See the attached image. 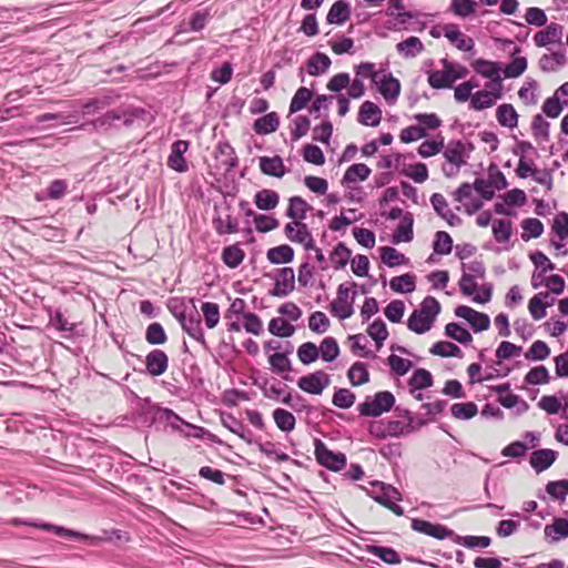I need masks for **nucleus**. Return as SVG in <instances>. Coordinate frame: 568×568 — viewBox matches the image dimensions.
Returning a JSON list of instances; mask_svg holds the SVG:
<instances>
[{
  "instance_id": "f257e3e1",
  "label": "nucleus",
  "mask_w": 568,
  "mask_h": 568,
  "mask_svg": "<svg viewBox=\"0 0 568 568\" xmlns=\"http://www.w3.org/2000/svg\"><path fill=\"white\" fill-rule=\"evenodd\" d=\"M439 312V302L433 296H426L408 317L407 327L416 334H424L432 328Z\"/></svg>"
},
{
  "instance_id": "f03ea898",
  "label": "nucleus",
  "mask_w": 568,
  "mask_h": 568,
  "mask_svg": "<svg viewBox=\"0 0 568 568\" xmlns=\"http://www.w3.org/2000/svg\"><path fill=\"white\" fill-rule=\"evenodd\" d=\"M367 494L375 501L388 508L397 516L404 515V509L396 503L402 500L400 491L389 484L383 481H373L371 488L367 489Z\"/></svg>"
},
{
  "instance_id": "7ed1b4c3",
  "label": "nucleus",
  "mask_w": 568,
  "mask_h": 568,
  "mask_svg": "<svg viewBox=\"0 0 568 568\" xmlns=\"http://www.w3.org/2000/svg\"><path fill=\"white\" fill-rule=\"evenodd\" d=\"M395 404L394 395L388 390L377 392L374 396H367L363 403L357 406L362 416L378 417L389 412Z\"/></svg>"
},
{
  "instance_id": "20e7f679",
  "label": "nucleus",
  "mask_w": 568,
  "mask_h": 568,
  "mask_svg": "<svg viewBox=\"0 0 568 568\" xmlns=\"http://www.w3.org/2000/svg\"><path fill=\"white\" fill-rule=\"evenodd\" d=\"M326 88L331 92L339 93L342 90L346 89V94L353 99H359L365 94V85L361 79H353L346 72H339L333 75Z\"/></svg>"
},
{
  "instance_id": "39448f33",
  "label": "nucleus",
  "mask_w": 568,
  "mask_h": 568,
  "mask_svg": "<svg viewBox=\"0 0 568 568\" xmlns=\"http://www.w3.org/2000/svg\"><path fill=\"white\" fill-rule=\"evenodd\" d=\"M212 155V166L217 174L226 175L237 165V156L232 144H216Z\"/></svg>"
},
{
  "instance_id": "423d86ee",
  "label": "nucleus",
  "mask_w": 568,
  "mask_h": 568,
  "mask_svg": "<svg viewBox=\"0 0 568 568\" xmlns=\"http://www.w3.org/2000/svg\"><path fill=\"white\" fill-rule=\"evenodd\" d=\"M476 280L463 274L459 281V290L465 296H473L474 302L486 304L491 300L493 286L491 284L478 286Z\"/></svg>"
},
{
  "instance_id": "0eeeda50",
  "label": "nucleus",
  "mask_w": 568,
  "mask_h": 568,
  "mask_svg": "<svg viewBox=\"0 0 568 568\" xmlns=\"http://www.w3.org/2000/svg\"><path fill=\"white\" fill-rule=\"evenodd\" d=\"M11 524L13 526L28 525V526L40 528L42 530L53 531L54 534H57L59 536L77 538V539H81V540H88V541H90L91 545H94V546L99 545L103 540V538H101V537L89 536V535H85V534H82V532H79L75 530H71V529L64 528L62 526H55L52 524H33V523L22 521L18 518L12 519Z\"/></svg>"
},
{
  "instance_id": "6e6552de",
  "label": "nucleus",
  "mask_w": 568,
  "mask_h": 568,
  "mask_svg": "<svg viewBox=\"0 0 568 568\" xmlns=\"http://www.w3.org/2000/svg\"><path fill=\"white\" fill-rule=\"evenodd\" d=\"M315 456L317 462L333 470L338 471L346 465V456L343 453H334L320 439L315 440Z\"/></svg>"
},
{
  "instance_id": "1a4fd4ad",
  "label": "nucleus",
  "mask_w": 568,
  "mask_h": 568,
  "mask_svg": "<svg viewBox=\"0 0 568 568\" xmlns=\"http://www.w3.org/2000/svg\"><path fill=\"white\" fill-rule=\"evenodd\" d=\"M229 203L224 202L222 206L215 205V215L213 217V225L217 234H232L239 231L237 219L230 213Z\"/></svg>"
},
{
  "instance_id": "9d476101",
  "label": "nucleus",
  "mask_w": 568,
  "mask_h": 568,
  "mask_svg": "<svg viewBox=\"0 0 568 568\" xmlns=\"http://www.w3.org/2000/svg\"><path fill=\"white\" fill-rule=\"evenodd\" d=\"M329 383V375L320 369L298 378L297 386L307 394L321 395Z\"/></svg>"
},
{
  "instance_id": "9b49d317",
  "label": "nucleus",
  "mask_w": 568,
  "mask_h": 568,
  "mask_svg": "<svg viewBox=\"0 0 568 568\" xmlns=\"http://www.w3.org/2000/svg\"><path fill=\"white\" fill-rule=\"evenodd\" d=\"M106 120H121L123 119V124L125 126L136 125L139 128L144 126L149 119L150 114L149 112L142 110V109H126L121 112L119 111H111L105 114Z\"/></svg>"
},
{
  "instance_id": "f8f14e48",
  "label": "nucleus",
  "mask_w": 568,
  "mask_h": 568,
  "mask_svg": "<svg viewBox=\"0 0 568 568\" xmlns=\"http://www.w3.org/2000/svg\"><path fill=\"white\" fill-rule=\"evenodd\" d=\"M455 315L466 320L475 332L486 331L490 326V320L487 314L477 312L466 305L457 306L455 308Z\"/></svg>"
},
{
  "instance_id": "ddd939ff",
  "label": "nucleus",
  "mask_w": 568,
  "mask_h": 568,
  "mask_svg": "<svg viewBox=\"0 0 568 568\" xmlns=\"http://www.w3.org/2000/svg\"><path fill=\"white\" fill-rule=\"evenodd\" d=\"M295 288V273L292 267H283L277 272L274 287L270 291L272 296L285 297Z\"/></svg>"
},
{
  "instance_id": "4468645a",
  "label": "nucleus",
  "mask_w": 568,
  "mask_h": 568,
  "mask_svg": "<svg viewBox=\"0 0 568 568\" xmlns=\"http://www.w3.org/2000/svg\"><path fill=\"white\" fill-rule=\"evenodd\" d=\"M353 302L354 296L349 300V288L341 284L337 288V297L331 304V312L341 320L348 318L353 314Z\"/></svg>"
},
{
  "instance_id": "2eb2a0df",
  "label": "nucleus",
  "mask_w": 568,
  "mask_h": 568,
  "mask_svg": "<svg viewBox=\"0 0 568 568\" xmlns=\"http://www.w3.org/2000/svg\"><path fill=\"white\" fill-rule=\"evenodd\" d=\"M473 150L474 144H449L444 151V156L457 171L467 163V159Z\"/></svg>"
},
{
  "instance_id": "dca6fc26",
  "label": "nucleus",
  "mask_w": 568,
  "mask_h": 568,
  "mask_svg": "<svg viewBox=\"0 0 568 568\" xmlns=\"http://www.w3.org/2000/svg\"><path fill=\"white\" fill-rule=\"evenodd\" d=\"M564 33V27L551 22L546 29L536 32L534 42L537 47H547L549 44L560 43Z\"/></svg>"
},
{
  "instance_id": "f3484780",
  "label": "nucleus",
  "mask_w": 568,
  "mask_h": 568,
  "mask_svg": "<svg viewBox=\"0 0 568 568\" xmlns=\"http://www.w3.org/2000/svg\"><path fill=\"white\" fill-rule=\"evenodd\" d=\"M412 529L417 532L425 534L427 536H432L439 540H443L453 534L452 530L447 529L443 525L432 524L430 521L417 519V518L412 520Z\"/></svg>"
},
{
  "instance_id": "a211bd4d",
  "label": "nucleus",
  "mask_w": 568,
  "mask_h": 568,
  "mask_svg": "<svg viewBox=\"0 0 568 568\" xmlns=\"http://www.w3.org/2000/svg\"><path fill=\"white\" fill-rule=\"evenodd\" d=\"M443 70H430L427 72V81L428 84L433 89H448L454 84V80L452 78V71L447 67V59H443L442 61Z\"/></svg>"
},
{
  "instance_id": "6ab92c4d",
  "label": "nucleus",
  "mask_w": 568,
  "mask_h": 568,
  "mask_svg": "<svg viewBox=\"0 0 568 568\" xmlns=\"http://www.w3.org/2000/svg\"><path fill=\"white\" fill-rule=\"evenodd\" d=\"M169 366V357L161 349H152L145 357V367L151 376H160Z\"/></svg>"
},
{
  "instance_id": "aec40b11",
  "label": "nucleus",
  "mask_w": 568,
  "mask_h": 568,
  "mask_svg": "<svg viewBox=\"0 0 568 568\" xmlns=\"http://www.w3.org/2000/svg\"><path fill=\"white\" fill-rule=\"evenodd\" d=\"M444 36L455 44L458 50L474 52L475 42L470 37L464 34L456 24L445 27Z\"/></svg>"
},
{
  "instance_id": "412c9836",
  "label": "nucleus",
  "mask_w": 568,
  "mask_h": 568,
  "mask_svg": "<svg viewBox=\"0 0 568 568\" xmlns=\"http://www.w3.org/2000/svg\"><path fill=\"white\" fill-rule=\"evenodd\" d=\"M179 317L183 331L186 332L193 339L200 342L202 345H205V337L199 314L195 312L194 314L181 315Z\"/></svg>"
},
{
  "instance_id": "4be33fe9",
  "label": "nucleus",
  "mask_w": 568,
  "mask_h": 568,
  "mask_svg": "<svg viewBox=\"0 0 568 568\" xmlns=\"http://www.w3.org/2000/svg\"><path fill=\"white\" fill-rule=\"evenodd\" d=\"M382 120L381 108L372 101H365L359 106L357 121L366 126H376Z\"/></svg>"
},
{
  "instance_id": "5701e85b",
  "label": "nucleus",
  "mask_w": 568,
  "mask_h": 568,
  "mask_svg": "<svg viewBox=\"0 0 568 568\" xmlns=\"http://www.w3.org/2000/svg\"><path fill=\"white\" fill-rule=\"evenodd\" d=\"M556 459V450L542 448L531 453L529 463L530 466L536 470V473L539 474L549 468L555 463Z\"/></svg>"
},
{
  "instance_id": "b1692460",
  "label": "nucleus",
  "mask_w": 568,
  "mask_h": 568,
  "mask_svg": "<svg viewBox=\"0 0 568 568\" xmlns=\"http://www.w3.org/2000/svg\"><path fill=\"white\" fill-rule=\"evenodd\" d=\"M404 417L407 419V423H403L400 420H388L387 427H386V434L378 433L374 430V427L371 428V433L373 435H376L378 437H384L386 435L399 437L404 434H407L408 432L413 430V417L408 410L404 412Z\"/></svg>"
},
{
  "instance_id": "393cba45",
  "label": "nucleus",
  "mask_w": 568,
  "mask_h": 568,
  "mask_svg": "<svg viewBox=\"0 0 568 568\" xmlns=\"http://www.w3.org/2000/svg\"><path fill=\"white\" fill-rule=\"evenodd\" d=\"M189 144H172V151L168 158V166L176 172H186L189 170L185 153Z\"/></svg>"
},
{
  "instance_id": "a878e982",
  "label": "nucleus",
  "mask_w": 568,
  "mask_h": 568,
  "mask_svg": "<svg viewBox=\"0 0 568 568\" xmlns=\"http://www.w3.org/2000/svg\"><path fill=\"white\" fill-rule=\"evenodd\" d=\"M260 170L270 176L282 178L286 173L283 160L278 155L261 156L258 159Z\"/></svg>"
},
{
  "instance_id": "bb28decb",
  "label": "nucleus",
  "mask_w": 568,
  "mask_h": 568,
  "mask_svg": "<svg viewBox=\"0 0 568 568\" xmlns=\"http://www.w3.org/2000/svg\"><path fill=\"white\" fill-rule=\"evenodd\" d=\"M222 425L233 434L237 435L241 439L247 444L253 443L252 432L245 427V425L231 414L222 415Z\"/></svg>"
},
{
  "instance_id": "cd10ccee",
  "label": "nucleus",
  "mask_w": 568,
  "mask_h": 568,
  "mask_svg": "<svg viewBox=\"0 0 568 568\" xmlns=\"http://www.w3.org/2000/svg\"><path fill=\"white\" fill-rule=\"evenodd\" d=\"M544 298H549L548 292H540L529 301L528 310L535 321L544 318L546 316V308L555 302V298H550V302H545Z\"/></svg>"
},
{
  "instance_id": "c85d7f7f",
  "label": "nucleus",
  "mask_w": 568,
  "mask_h": 568,
  "mask_svg": "<svg viewBox=\"0 0 568 568\" xmlns=\"http://www.w3.org/2000/svg\"><path fill=\"white\" fill-rule=\"evenodd\" d=\"M413 215L409 212H406L403 216L402 222L398 224L394 234L392 235V242L394 244H399L402 242H410L413 240Z\"/></svg>"
},
{
  "instance_id": "c756f323",
  "label": "nucleus",
  "mask_w": 568,
  "mask_h": 568,
  "mask_svg": "<svg viewBox=\"0 0 568 568\" xmlns=\"http://www.w3.org/2000/svg\"><path fill=\"white\" fill-rule=\"evenodd\" d=\"M545 537L549 542H557L568 537V519L555 518L551 525H546Z\"/></svg>"
},
{
  "instance_id": "7c9ffc66",
  "label": "nucleus",
  "mask_w": 568,
  "mask_h": 568,
  "mask_svg": "<svg viewBox=\"0 0 568 568\" xmlns=\"http://www.w3.org/2000/svg\"><path fill=\"white\" fill-rule=\"evenodd\" d=\"M331 64L332 61L327 54L317 52L307 60L306 70L310 75L317 77L325 73Z\"/></svg>"
},
{
  "instance_id": "2f4dec72",
  "label": "nucleus",
  "mask_w": 568,
  "mask_h": 568,
  "mask_svg": "<svg viewBox=\"0 0 568 568\" xmlns=\"http://www.w3.org/2000/svg\"><path fill=\"white\" fill-rule=\"evenodd\" d=\"M280 126V116L276 112H270L258 119H256L253 123V130L257 134H268L275 132Z\"/></svg>"
},
{
  "instance_id": "473e14b6",
  "label": "nucleus",
  "mask_w": 568,
  "mask_h": 568,
  "mask_svg": "<svg viewBox=\"0 0 568 568\" xmlns=\"http://www.w3.org/2000/svg\"><path fill=\"white\" fill-rule=\"evenodd\" d=\"M351 17V9L347 2L338 0L334 2L326 16V20L331 24H343Z\"/></svg>"
},
{
  "instance_id": "72a5a7b5",
  "label": "nucleus",
  "mask_w": 568,
  "mask_h": 568,
  "mask_svg": "<svg viewBox=\"0 0 568 568\" xmlns=\"http://www.w3.org/2000/svg\"><path fill=\"white\" fill-rule=\"evenodd\" d=\"M379 92L387 101H395L400 93V82L398 79L394 78L392 74L384 77V79L379 80Z\"/></svg>"
},
{
  "instance_id": "f704fd0d",
  "label": "nucleus",
  "mask_w": 568,
  "mask_h": 568,
  "mask_svg": "<svg viewBox=\"0 0 568 568\" xmlns=\"http://www.w3.org/2000/svg\"><path fill=\"white\" fill-rule=\"evenodd\" d=\"M433 376L429 371L425 368H417L408 381L409 390L412 394L415 392L433 386Z\"/></svg>"
},
{
  "instance_id": "c9c22d12",
  "label": "nucleus",
  "mask_w": 568,
  "mask_h": 568,
  "mask_svg": "<svg viewBox=\"0 0 568 568\" xmlns=\"http://www.w3.org/2000/svg\"><path fill=\"white\" fill-rule=\"evenodd\" d=\"M424 44L419 38L412 36L396 44V50L405 58H414L424 51Z\"/></svg>"
},
{
  "instance_id": "e433bc0d",
  "label": "nucleus",
  "mask_w": 568,
  "mask_h": 568,
  "mask_svg": "<svg viewBox=\"0 0 568 568\" xmlns=\"http://www.w3.org/2000/svg\"><path fill=\"white\" fill-rule=\"evenodd\" d=\"M266 256L272 264L290 263L294 258V250L290 245L283 244L270 248Z\"/></svg>"
},
{
  "instance_id": "4c0bfd02",
  "label": "nucleus",
  "mask_w": 568,
  "mask_h": 568,
  "mask_svg": "<svg viewBox=\"0 0 568 568\" xmlns=\"http://www.w3.org/2000/svg\"><path fill=\"white\" fill-rule=\"evenodd\" d=\"M520 52L519 47H515L511 55L514 57L511 62L506 65L504 69L505 78H518L527 69V59L525 57H516L517 53Z\"/></svg>"
},
{
  "instance_id": "58836bf2",
  "label": "nucleus",
  "mask_w": 568,
  "mask_h": 568,
  "mask_svg": "<svg viewBox=\"0 0 568 568\" xmlns=\"http://www.w3.org/2000/svg\"><path fill=\"white\" fill-rule=\"evenodd\" d=\"M273 419L277 428L284 433H291L296 425L295 416L284 409V408H276L273 410Z\"/></svg>"
},
{
  "instance_id": "ea45409f",
  "label": "nucleus",
  "mask_w": 568,
  "mask_h": 568,
  "mask_svg": "<svg viewBox=\"0 0 568 568\" xmlns=\"http://www.w3.org/2000/svg\"><path fill=\"white\" fill-rule=\"evenodd\" d=\"M471 68L476 73L487 79L498 78V75H500V67L494 61L476 59L471 62Z\"/></svg>"
},
{
  "instance_id": "a19ab883",
  "label": "nucleus",
  "mask_w": 568,
  "mask_h": 568,
  "mask_svg": "<svg viewBox=\"0 0 568 568\" xmlns=\"http://www.w3.org/2000/svg\"><path fill=\"white\" fill-rule=\"evenodd\" d=\"M310 205L301 196H292L290 199V205L286 211V216L295 221H301L306 217V213L310 210Z\"/></svg>"
},
{
  "instance_id": "79ce46f5",
  "label": "nucleus",
  "mask_w": 568,
  "mask_h": 568,
  "mask_svg": "<svg viewBox=\"0 0 568 568\" xmlns=\"http://www.w3.org/2000/svg\"><path fill=\"white\" fill-rule=\"evenodd\" d=\"M255 204L260 210L268 211L277 206L280 197L273 190H261L255 194Z\"/></svg>"
},
{
  "instance_id": "37998d69",
  "label": "nucleus",
  "mask_w": 568,
  "mask_h": 568,
  "mask_svg": "<svg viewBox=\"0 0 568 568\" xmlns=\"http://www.w3.org/2000/svg\"><path fill=\"white\" fill-rule=\"evenodd\" d=\"M496 118L503 126L514 128L517 125L518 114L511 104L499 105L496 110Z\"/></svg>"
},
{
  "instance_id": "c03bdc74",
  "label": "nucleus",
  "mask_w": 568,
  "mask_h": 568,
  "mask_svg": "<svg viewBox=\"0 0 568 568\" xmlns=\"http://www.w3.org/2000/svg\"><path fill=\"white\" fill-rule=\"evenodd\" d=\"M390 288L396 293H412L416 288L415 275L406 273L390 280Z\"/></svg>"
},
{
  "instance_id": "a18cd8bd",
  "label": "nucleus",
  "mask_w": 568,
  "mask_h": 568,
  "mask_svg": "<svg viewBox=\"0 0 568 568\" xmlns=\"http://www.w3.org/2000/svg\"><path fill=\"white\" fill-rule=\"evenodd\" d=\"M371 172V169L366 164H353L346 170L343 176V183H356L365 181L369 176Z\"/></svg>"
},
{
  "instance_id": "49530a36",
  "label": "nucleus",
  "mask_w": 568,
  "mask_h": 568,
  "mask_svg": "<svg viewBox=\"0 0 568 568\" xmlns=\"http://www.w3.org/2000/svg\"><path fill=\"white\" fill-rule=\"evenodd\" d=\"M381 260L388 267H395L407 263L406 256L392 246H383L379 248Z\"/></svg>"
},
{
  "instance_id": "de8ad7c7",
  "label": "nucleus",
  "mask_w": 568,
  "mask_h": 568,
  "mask_svg": "<svg viewBox=\"0 0 568 568\" xmlns=\"http://www.w3.org/2000/svg\"><path fill=\"white\" fill-rule=\"evenodd\" d=\"M314 92L305 87L297 89L290 103V113H295L303 110L307 103L313 99Z\"/></svg>"
},
{
  "instance_id": "09e8293b",
  "label": "nucleus",
  "mask_w": 568,
  "mask_h": 568,
  "mask_svg": "<svg viewBox=\"0 0 568 568\" xmlns=\"http://www.w3.org/2000/svg\"><path fill=\"white\" fill-rule=\"evenodd\" d=\"M429 352L440 357H463L462 349L456 344L446 341L435 343Z\"/></svg>"
},
{
  "instance_id": "8fccbe9b",
  "label": "nucleus",
  "mask_w": 568,
  "mask_h": 568,
  "mask_svg": "<svg viewBox=\"0 0 568 568\" xmlns=\"http://www.w3.org/2000/svg\"><path fill=\"white\" fill-rule=\"evenodd\" d=\"M244 257L245 253L237 244L226 246L222 252L223 262L231 268L237 267Z\"/></svg>"
},
{
  "instance_id": "3c124183",
  "label": "nucleus",
  "mask_w": 568,
  "mask_h": 568,
  "mask_svg": "<svg viewBox=\"0 0 568 568\" xmlns=\"http://www.w3.org/2000/svg\"><path fill=\"white\" fill-rule=\"evenodd\" d=\"M347 376L353 386H361L369 381V373L366 364L361 362H356L351 366Z\"/></svg>"
},
{
  "instance_id": "603ef678",
  "label": "nucleus",
  "mask_w": 568,
  "mask_h": 568,
  "mask_svg": "<svg viewBox=\"0 0 568 568\" xmlns=\"http://www.w3.org/2000/svg\"><path fill=\"white\" fill-rule=\"evenodd\" d=\"M268 332L277 337H290L294 334L295 327L286 320L275 317L268 323Z\"/></svg>"
},
{
  "instance_id": "864d4df0",
  "label": "nucleus",
  "mask_w": 568,
  "mask_h": 568,
  "mask_svg": "<svg viewBox=\"0 0 568 568\" xmlns=\"http://www.w3.org/2000/svg\"><path fill=\"white\" fill-rule=\"evenodd\" d=\"M352 255V251L346 245L339 242L329 255V260L335 270L344 268Z\"/></svg>"
},
{
  "instance_id": "5fc2aeb1",
  "label": "nucleus",
  "mask_w": 568,
  "mask_h": 568,
  "mask_svg": "<svg viewBox=\"0 0 568 568\" xmlns=\"http://www.w3.org/2000/svg\"><path fill=\"white\" fill-rule=\"evenodd\" d=\"M476 7L475 0H452L449 10L459 18H467L475 13Z\"/></svg>"
},
{
  "instance_id": "6e6d98bb",
  "label": "nucleus",
  "mask_w": 568,
  "mask_h": 568,
  "mask_svg": "<svg viewBox=\"0 0 568 568\" xmlns=\"http://www.w3.org/2000/svg\"><path fill=\"white\" fill-rule=\"evenodd\" d=\"M367 334L375 341L376 348L379 349L388 336V331L384 321L377 318L368 326Z\"/></svg>"
},
{
  "instance_id": "4d7b16f0",
  "label": "nucleus",
  "mask_w": 568,
  "mask_h": 568,
  "mask_svg": "<svg viewBox=\"0 0 568 568\" xmlns=\"http://www.w3.org/2000/svg\"><path fill=\"white\" fill-rule=\"evenodd\" d=\"M513 233V224L509 220H496L493 222V234L498 243L509 241Z\"/></svg>"
},
{
  "instance_id": "13d9d810",
  "label": "nucleus",
  "mask_w": 568,
  "mask_h": 568,
  "mask_svg": "<svg viewBox=\"0 0 568 568\" xmlns=\"http://www.w3.org/2000/svg\"><path fill=\"white\" fill-rule=\"evenodd\" d=\"M452 415L457 419H470L478 413L477 405L473 402L455 403L450 407Z\"/></svg>"
},
{
  "instance_id": "bf43d9fd",
  "label": "nucleus",
  "mask_w": 568,
  "mask_h": 568,
  "mask_svg": "<svg viewBox=\"0 0 568 568\" xmlns=\"http://www.w3.org/2000/svg\"><path fill=\"white\" fill-rule=\"evenodd\" d=\"M317 348L322 359L325 362L334 361L339 354V347L334 337H325Z\"/></svg>"
},
{
  "instance_id": "052dcab7",
  "label": "nucleus",
  "mask_w": 568,
  "mask_h": 568,
  "mask_svg": "<svg viewBox=\"0 0 568 568\" xmlns=\"http://www.w3.org/2000/svg\"><path fill=\"white\" fill-rule=\"evenodd\" d=\"M201 311L207 328H214L220 322V307L216 303L204 302Z\"/></svg>"
},
{
  "instance_id": "680f3d73",
  "label": "nucleus",
  "mask_w": 568,
  "mask_h": 568,
  "mask_svg": "<svg viewBox=\"0 0 568 568\" xmlns=\"http://www.w3.org/2000/svg\"><path fill=\"white\" fill-rule=\"evenodd\" d=\"M521 227L524 230L521 237L525 241L539 237L544 232V225L538 219L524 220Z\"/></svg>"
},
{
  "instance_id": "e2e57ef3",
  "label": "nucleus",
  "mask_w": 568,
  "mask_h": 568,
  "mask_svg": "<svg viewBox=\"0 0 568 568\" xmlns=\"http://www.w3.org/2000/svg\"><path fill=\"white\" fill-rule=\"evenodd\" d=\"M434 252L440 255H447L452 252L453 240L447 232L438 231L435 234V241L433 243Z\"/></svg>"
},
{
  "instance_id": "0e129e2a",
  "label": "nucleus",
  "mask_w": 568,
  "mask_h": 568,
  "mask_svg": "<svg viewBox=\"0 0 568 568\" xmlns=\"http://www.w3.org/2000/svg\"><path fill=\"white\" fill-rule=\"evenodd\" d=\"M445 334L448 337H450L462 344H467L473 341L470 333L457 323H448L445 326Z\"/></svg>"
},
{
  "instance_id": "69168bd1",
  "label": "nucleus",
  "mask_w": 568,
  "mask_h": 568,
  "mask_svg": "<svg viewBox=\"0 0 568 568\" xmlns=\"http://www.w3.org/2000/svg\"><path fill=\"white\" fill-rule=\"evenodd\" d=\"M320 356L317 346L312 342H306L297 348V357L304 364L308 365L315 362Z\"/></svg>"
},
{
  "instance_id": "338daca9",
  "label": "nucleus",
  "mask_w": 568,
  "mask_h": 568,
  "mask_svg": "<svg viewBox=\"0 0 568 568\" xmlns=\"http://www.w3.org/2000/svg\"><path fill=\"white\" fill-rule=\"evenodd\" d=\"M356 396L353 392L347 388L337 389L332 398L333 405L338 408L347 409L355 403Z\"/></svg>"
},
{
  "instance_id": "774afa93",
  "label": "nucleus",
  "mask_w": 568,
  "mask_h": 568,
  "mask_svg": "<svg viewBox=\"0 0 568 568\" xmlns=\"http://www.w3.org/2000/svg\"><path fill=\"white\" fill-rule=\"evenodd\" d=\"M546 491L555 499L564 501L568 495V480L560 479L549 481L546 486Z\"/></svg>"
}]
</instances>
